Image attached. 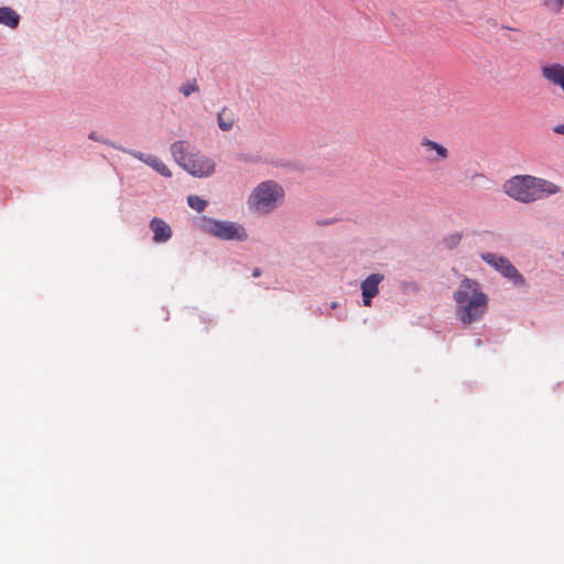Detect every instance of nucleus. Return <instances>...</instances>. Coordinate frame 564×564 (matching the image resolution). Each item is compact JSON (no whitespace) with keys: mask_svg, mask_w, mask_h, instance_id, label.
Segmentation results:
<instances>
[{"mask_svg":"<svg viewBox=\"0 0 564 564\" xmlns=\"http://www.w3.org/2000/svg\"><path fill=\"white\" fill-rule=\"evenodd\" d=\"M507 30L509 31H517L516 29H512V28H509V26H505Z\"/></svg>","mask_w":564,"mask_h":564,"instance_id":"393cba45","label":"nucleus"},{"mask_svg":"<svg viewBox=\"0 0 564 564\" xmlns=\"http://www.w3.org/2000/svg\"><path fill=\"white\" fill-rule=\"evenodd\" d=\"M284 197L283 186L276 181L267 180L252 188L247 198V206L252 213L267 216L283 204Z\"/></svg>","mask_w":564,"mask_h":564,"instance_id":"7ed1b4c3","label":"nucleus"},{"mask_svg":"<svg viewBox=\"0 0 564 564\" xmlns=\"http://www.w3.org/2000/svg\"><path fill=\"white\" fill-rule=\"evenodd\" d=\"M553 132L556 134H563L564 135V123H558L552 128Z\"/></svg>","mask_w":564,"mask_h":564,"instance_id":"412c9836","label":"nucleus"},{"mask_svg":"<svg viewBox=\"0 0 564 564\" xmlns=\"http://www.w3.org/2000/svg\"><path fill=\"white\" fill-rule=\"evenodd\" d=\"M253 161L254 160H252V159H248V158L245 159V162H253Z\"/></svg>","mask_w":564,"mask_h":564,"instance_id":"b1692460","label":"nucleus"},{"mask_svg":"<svg viewBox=\"0 0 564 564\" xmlns=\"http://www.w3.org/2000/svg\"><path fill=\"white\" fill-rule=\"evenodd\" d=\"M193 227L208 236L223 241L245 242L248 232L243 225L237 221L216 219L206 215L193 219Z\"/></svg>","mask_w":564,"mask_h":564,"instance_id":"20e7f679","label":"nucleus"},{"mask_svg":"<svg viewBox=\"0 0 564 564\" xmlns=\"http://www.w3.org/2000/svg\"><path fill=\"white\" fill-rule=\"evenodd\" d=\"M236 121V113L226 106L223 107L220 111L217 113L218 128L224 132L230 131L234 128Z\"/></svg>","mask_w":564,"mask_h":564,"instance_id":"f8f14e48","label":"nucleus"},{"mask_svg":"<svg viewBox=\"0 0 564 564\" xmlns=\"http://www.w3.org/2000/svg\"><path fill=\"white\" fill-rule=\"evenodd\" d=\"M178 90L184 97H189L192 94L199 91V86H198L197 82L195 79H193V80L183 83L180 86Z\"/></svg>","mask_w":564,"mask_h":564,"instance_id":"f3484780","label":"nucleus"},{"mask_svg":"<svg viewBox=\"0 0 564 564\" xmlns=\"http://www.w3.org/2000/svg\"><path fill=\"white\" fill-rule=\"evenodd\" d=\"M115 149L117 150H120L122 152H126V153H129L130 155H132L133 158L138 159L139 161L148 164L150 158L152 154H145L143 152H140V151H135V150H127L124 149L123 147H115Z\"/></svg>","mask_w":564,"mask_h":564,"instance_id":"a211bd4d","label":"nucleus"},{"mask_svg":"<svg viewBox=\"0 0 564 564\" xmlns=\"http://www.w3.org/2000/svg\"><path fill=\"white\" fill-rule=\"evenodd\" d=\"M475 345L478 346V347L481 346L482 345V340L480 338L476 339L475 340Z\"/></svg>","mask_w":564,"mask_h":564,"instance_id":"5701e85b","label":"nucleus"},{"mask_svg":"<svg viewBox=\"0 0 564 564\" xmlns=\"http://www.w3.org/2000/svg\"><path fill=\"white\" fill-rule=\"evenodd\" d=\"M187 204L191 208L195 209L198 213L204 212L208 205L207 200L200 198L197 195L187 196Z\"/></svg>","mask_w":564,"mask_h":564,"instance_id":"dca6fc26","label":"nucleus"},{"mask_svg":"<svg viewBox=\"0 0 564 564\" xmlns=\"http://www.w3.org/2000/svg\"><path fill=\"white\" fill-rule=\"evenodd\" d=\"M463 235L459 232L452 234L444 238V245L447 249H455L462 241Z\"/></svg>","mask_w":564,"mask_h":564,"instance_id":"6ab92c4d","label":"nucleus"},{"mask_svg":"<svg viewBox=\"0 0 564 564\" xmlns=\"http://www.w3.org/2000/svg\"><path fill=\"white\" fill-rule=\"evenodd\" d=\"M421 147L425 149V158L430 163H438L448 158V150L436 141L423 138L421 140Z\"/></svg>","mask_w":564,"mask_h":564,"instance_id":"6e6552de","label":"nucleus"},{"mask_svg":"<svg viewBox=\"0 0 564 564\" xmlns=\"http://www.w3.org/2000/svg\"><path fill=\"white\" fill-rule=\"evenodd\" d=\"M183 169L193 176L208 177L215 173L216 164L213 159L193 152Z\"/></svg>","mask_w":564,"mask_h":564,"instance_id":"423d86ee","label":"nucleus"},{"mask_svg":"<svg viewBox=\"0 0 564 564\" xmlns=\"http://www.w3.org/2000/svg\"><path fill=\"white\" fill-rule=\"evenodd\" d=\"M479 257L485 263H487L494 270L499 272L506 280L511 282L514 286H527L525 278L519 272V270L511 263V261L507 257L494 252H481Z\"/></svg>","mask_w":564,"mask_h":564,"instance_id":"39448f33","label":"nucleus"},{"mask_svg":"<svg viewBox=\"0 0 564 564\" xmlns=\"http://www.w3.org/2000/svg\"><path fill=\"white\" fill-rule=\"evenodd\" d=\"M541 74L549 83L560 86L564 93V65L552 63L541 67Z\"/></svg>","mask_w":564,"mask_h":564,"instance_id":"1a4fd4ad","label":"nucleus"},{"mask_svg":"<svg viewBox=\"0 0 564 564\" xmlns=\"http://www.w3.org/2000/svg\"><path fill=\"white\" fill-rule=\"evenodd\" d=\"M503 192L514 200L529 204L560 192L553 182L532 175H516L503 184Z\"/></svg>","mask_w":564,"mask_h":564,"instance_id":"f03ea898","label":"nucleus"},{"mask_svg":"<svg viewBox=\"0 0 564 564\" xmlns=\"http://www.w3.org/2000/svg\"><path fill=\"white\" fill-rule=\"evenodd\" d=\"M20 15L10 7L0 8V24L10 29H15L19 25Z\"/></svg>","mask_w":564,"mask_h":564,"instance_id":"ddd939ff","label":"nucleus"},{"mask_svg":"<svg viewBox=\"0 0 564 564\" xmlns=\"http://www.w3.org/2000/svg\"><path fill=\"white\" fill-rule=\"evenodd\" d=\"M88 139L89 140H93V141H96V142H100V143H104V144H107V145H110L112 148L117 147L115 143L110 142L108 139L104 138L102 135H100L99 133H97L96 131H91L89 134H88Z\"/></svg>","mask_w":564,"mask_h":564,"instance_id":"aec40b11","label":"nucleus"},{"mask_svg":"<svg viewBox=\"0 0 564 564\" xmlns=\"http://www.w3.org/2000/svg\"><path fill=\"white\" fill-rule=\"evenodd\" d=\"M541 6L552 14H560L564 8V0H541Z\"/></svg>","mask_w":564,"mask_h":564,"instance_id":"2eb2a0df","label":"nucleus"},{"mask_svg":"<svg viewBox=\"0 0 564 564\" xmlns=\"http://www.w3.org/2000/svg\"><path fill=\"white\" fill-rule=\"evenodd\" d=\"M456 318L465 326L480 322L488 311L489 297L481 284L464 276L453 292Z\"/></svg>","mask_w":564,"mask_h":564,"instance_id":"f257e3e1","label":"nucleus"},{"mask_svg":"<svg viewBox=\"0 0 564 564\" xmlns=\"http://www.w3.org/2000/svg\"><path fill=\"white\" fill-rule=\"evenodd\" d=\"M335 307H337V304H336V303H333V304H332V308H335Z\"/></svg>","mask_w":564,"mask_h":564,"instance_id":"a878e982","label":"nucleus"},{"mask_svg":"<svg viewBox=\"0 0 564 564\" xmlns=\"http://www.w3.org/2000/svg\"><path fill=\"white\" fill-rule=\"evenodd\" d=\"M261 275V270L259 268H254L252 271V276L258 278Z\"/></svg>","mask_w":564,"mask_h":564,"instance_id":"4be33fe9","label":"nucleus"},{"mask_svg":"<svg viewBox=\"0 0 564 564\" xmlns=\"http://www.w3.org/2000/svg\"><path fill=\"white\" fill-rule=\"evenodd\" d=\"M383 279V274L372 273L360 283L362 304L365 306H370L372 300L379 294V284Z\"/></svg>","mask_w":564,"mask_h":564,"instance_id":"0eeeda50","label":"nucleus"},{"mask_svg":"<svg viewBox=\"0 0 564 564\" xmlns=\"http://www.w3.org/2000/svg\"><path fill=\"white\" fill-rule=\"evenodd\" d=\"M147 165L152 167L155 172H158L160 175H162L164 177H171V175H172L169 167L156 155H151Z\"/></svg>","mask_w":564,"mask_h":564,"instance_id":"4468645a","label":"nucleus"},{"mask_svg":"<svg viewBox=\"0 0 564 564\" xmlns=\"http://www.w3.org/2000/svg\"><path fill=\"white\" fill-rule=\"evenodd\" d=\"M150 229L153 232V241L155 243H164L172 237V228L162 218L154 217L150 221Z\"/></svg>","mask_w":564,"mask_h":564,"instance_id":"9d476101","label":"nucleus"},{"mask_svg":"<svg viewBox=\"0 0 564 564\" xmlns=\"http://www.w3.org/2000/svg\"><path fill=\"white\" fill-rule=\"evenodd\" d=\"M189 143L187 141L178 140L171 144V153L174 160L182 167L187 162L188 158L193 152L189 151Z\"/></svg>","mask_w":564,"mask_h":564,"instance_id":"9b49d317","label":"nucleus"}]
</instances>
